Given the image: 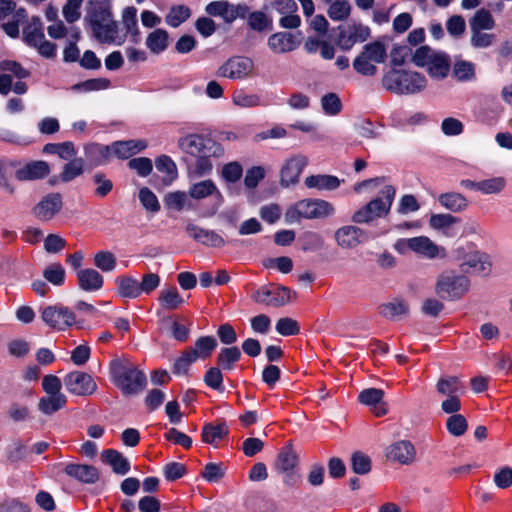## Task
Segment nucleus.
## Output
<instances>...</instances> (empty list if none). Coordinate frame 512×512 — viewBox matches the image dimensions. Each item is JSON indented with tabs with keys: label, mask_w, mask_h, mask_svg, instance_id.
I'll return each mask as SVG.
<instances>
[{
	"label": "nucleus",
	"mask_w": 512,
	"mask_h": 512,
	"mask_svg": "<svg viewBox=\"0 0 512 512\" xmlns=\"http://www.w3.org/2000/svg\"><path fill=\"white\" fill-rule=\"evenodd\" d=\"M354 191L360 193L367 189L370 192L377 191V196L357 209L351 217L356 224H370L377 219L385 218L392 207L396 189L388 184L383 177L363 180L354 185Z\"/></svg>",
	"instance_id": "nucleus-1"
},
{
	"label": "nucleus",
	"mask_w": 512,
	"mask_h": 512,
	"mask_svg": "<svg viewBox=\"0 0 512 512\" xmlns=\"http://www.w3.org/2000/svg\"><path fill=\"white\" fill-rule=\"evenodd\" d=\"M178 148L195 158L192 172L196 176L208 175L213 169V159L224 155L223 146L210 137L200 134H187L178 139Z\"/></svg>",
	"instance_id": "nucleus-2"
},
{
	"label": "nucleus",
	"mask_w": 512,
	"mask_h": 512,
	"mask_svg": "<svg viewBox=\"0 0 512 512\" xmlns=\"http://www.w3.org/2000/svg\"><path fill=\"white\" fill-rule=\"evenodd\" d=\"M85 21L99 42L115 45L124 43L125 34L113 18L111 0L91 1Z\"/></svg>",
	"instance_id": "nucleus-3"
},
{
	"label": "nucleus",
	"mask_w": 512,
	"mask_h": 512,
	"mask_svg": "<svg viewBox=\"0 0 512 512\" xmlns=\"http://www.w3.org/2000/svg\"><path fill=\"white\" fill-rule=\"evenodd\" d=\"M111 379L124 395H134L146 386V376L128 359H115L110 365Z\"/></svg>",
	"instance_id": "nucleus-4"
},
{
	"label": "nucleus",
	"mask_w": 512,
	"mask_h": 512,
	"mask_svg": "<svg viewBox=\"0 0 512 512\" xmlns=\"http://www.w3.org/2000/svg\"><path fill=\"white\" fill-rule=\"evenodd\" d=\"M452 258L459 264L464 274H474L486 277L491 273L492 261L490 256L472 243L457 246L452 251Z\"/></svg>",
	"instance_id": "nucleus-5"
},
{
	"label": "nucleus",
	"mask_w": 512,
	"mask_h": 512,
	"mask_svg": "<svg viewBox=\"0 0 512 512\" xmlns=\"http://www.w3.org/2000/svg\"><path fill=\"white\" fill-rule=\"evenodd\" d=\"M335 213L334 206L322 199H302L289 206L284 214L285 222L293 224L302 219H323Z\"/></svg>",
	"instance_id": "nucleus-6"
},
{
	"label": "nucleus",
	"mask_w": 512,
	"mask_h": 512,
	"mask_svg": "<svg viewBox=\"0 0 512 512\" xmlns=\"http://www.w3.org/2000/svg\"><path fill=\"white\" fill-rule=\"evenodd\" d=\"M382 85L396 94H414L426 87V79L418 72L394 69L384 75Z\"/></svg>",
	"instance_id": "nucleus-7"
},
{
	"label": "nucleus",
	"mask_w": 512,
	"mask_h": 512,
	"mask_svg": "<svg viewBox=\"0 0 512 512\" xmlns=\"http://www.w3.org/2000/svg\"><path fill=\"white\" fill-rule=\"evenodd\" d=\"M434 290L442 300H459L469 292L470 279L454 270L444 271L437 277Z\"/></svg>",
	"instance_id": "nucleus-8"
},
{
	"label": "nucleus",
	"mask_w": 512,
	"mask_h": 512,
	"mask_svg": "<svg viewBox=\"0 0 512 512\" xmlns=\"http://www.w3.org/2000/svg\"><path fill=\"white\" fill-rule=\"evenodd\" d=\"M393 248L399 254L405 255L411 251L418 256L429 260L445 258L447 254L446 249L443 246L437 245L427 236L398 239L394 243Z\"/></svg>",
	"instance_id": "nucleus-9"
},
{
	"label": "nucleus",
	"mask_w": 512,
	"mask_h": 512,
	"mask_svg": "<svg viewBox=\"0 0 512 512\" xmlns=\"http://www.w3.org/2000/svg\"><path fill=\"white\" fill-rule=\"evenodd\" d=\"M386 59V48L381 42H372L363 47L362 52L353 62L354 69L365 76H372L377 72L376 65Z\"/></svg>",
	"instance_id": "nucleus-10"
},
{
	"label": "nucleus",
	"mask_w": 512,
	"mask_h": 512,
	"mask_svg": "<svg viewBox=\"0 0 512 512\" xmlns=\"http://www.w3.org/2000/svg\"><path fill=\"white\" fill-rule=\"evenodd\" d=\"M23 40L44 58L51 59L56 56V45L46 40L39 18L33 17L23 28Z\"/></svg>",
	"instance_id": "nucleus-11"
},
{
	"label": "nucleus",
	"mask_w": 512,
	"mask_h": 512,
	"mask_svg": "<svg viewBox=\"0 0 512 512\" xmlns=\"http://www.w3.org/2000/svg\"><path fill=\"white\" fill-rule=\"evenodd\" d=\"M42 321L50 328L65 331L76 322L74 312L62 304L49 305L41 311Z\"/></svg>",
	"instance_id": "nucleus-12"
},
{
	"label": "nucleus",
	"mask_w": 512,
	"mask_h": 512,
	"mask_svg": "<svg viewBox=\"0 0 512 512\" xmlns=\"http://www.w3.org/2000/svg\"><path fill=\"white\" fill-rule=\"evenodd\" d=\"M255 65L251 58L245 56H234L227 59L217 70V76L231 79L243 80L251 77Z\"/></svg>",
	"instance_id": "nucleus-13"
},
{
	"label": "nucleus",
	"mask_w": 512,
	"mask_h": 512,
	"mask_svg": "<svg viewBox=\"0 0 512 512\" xmlns=\"http://www.w3.org/2000/svg\"><path fill=\"white\" fill-rule=\"evenodd\" d=\"M63 384L69 393L76 396L92 395L97 389V384L92 376L78 370L66 374Z\"/></svg>",
	"instance_id": "nucleus-14"
},
{
	"label": "nucleus",
	"mask_w": 512,
	"mask_h": 512,
	"mask_svg": "<svg viewBox=\"0 0 512 512\" xmlns=\"http://www.w3.org/2000/svg\"><path fill=\"white\" fill-rule=\"evenodd\" d=\"M294 293L286 287L279 286L271 289L260 288L252 294V299L265 306L280 307L292 300Z\"/></svg>",
	"instance_id": "nucleus-15"
},
{
	"label": "nucleus",
	"mask_w": 512,
	"mask_h": 512,
	"mask_svg": "<svg viewBox=\"0 0 512 512\" xmlns=\"http://www.w3.org/2000/svg\"><path fill=\"white\" fill-rule=\"evenodd\" d=\"M301 45V33L281 31L270 35L267 46L276 55L288 54L295 51Z\"/></svg>",
	"instance_id": "nucleus-16"
},
{
	"label": "nucleus",
	"mask_w": 512,
	"mask_h": 512,
	"mask_svg": "<svg viewBox=\"0 0 512 512\" xmlns=\"http://www.w3.org/2000/svg\"><path fill=\"white\" fill-rule=\"evenodd\" d=\"M62 207V196L59 193H49L33 207L32 214L37 220L48 222L62 210Z\"/></svg>",
	"instance_id": "nucleus-17"
},
{
	"label": "nucleus",
	"mask_w": 512,
	"mask_h": 512,
	"mask_svg": "<svg viewBox=\"0 0 512 512\" xmlns=\"http://www.w3.org/2000/svg\"><path fill=\"white\" fill-rule=\"evenodd\" d=\"M205 11L211 16H219L226 23H232L238 18H245L249 9L246 5H233L226 1H214L209 3Z\"/></svg>",
	"instance_id": "nucleus-18"
},
{
	"label": "nucleus",
	"mask_w": 512,
	"mask_h": 512,
	"mask_svg": "<svg viewBox=\"0 0 512 512\" xmlns=\"http://www.w3.org/2000/svg\"><path fill=\"white\" fill-rule=\"evenodd\" d=\"M370 35V29L362 24H348L339 27L337 44L343 50L351 49L356 43L364 42Z\"/></svg>",
	"instance_id": "nucleus-19"
},
{
	"label": "nucleus",
	"mask_w": 512,
	"mask_h": 512,
	"mask_svg": "<svg viewBox=\"0 0 512 512\" xmlns=\"http://www.w3.org/2000/svg\"><path fill=\"white\" fill-rule=\"evenodd\" d=\"M308 164V158L298 154L288 158L280 170V184L283 187L295 185L299 177Z\"/></svg>",
	"instance_id": "nucleus-20"
},
{
	"label": "nucleus",
	"mask_w": 512,
	"mask_h": 512,
	"mask_svg": "<svg viewBox=\"0 0 512 512\" xmlns=\"http://www.w3.org/2000/svg\"><path fill=\"white\" fill-rule=\"evenodd\" d=\"M386 457L390 461L397 462L402 465H409L416 457V450L410 441L400 440L387 447Z\"/></svg>",
	"instance_id": "nucleus-21"
},
{
	"label": "nucleus",
	"mask_w": 512,
	"mask_h": 512,
	"mask_svg": "<svg viewBox=\"0 0 512 512\" xmlns=\"http://www.w3.org/2000/svg\"><path fill=\"white\" fill-rule=\"evenodd\" d=\"M50 174V166L46 161H30L15 171V178L19 181H35L44 179Z\"/></svg>",
	"instance_id": "nucleus-22"
},
{
	"label": "nucleus",
	"mask_w": 512,
	"mask_h": 512,
	"mask_svg": "<svg viewBox=\"0 0 512 512\" xmlns=\"http://www.w3.org/2000/svg\"><path fill=\"white\" fill-rule=\"evenodd\" d=\"M77 285L79 289L85 292H97L104 285V278L97 270L93 268H84L76 272Z\"/></svg>",
	"instance_id": "nucleus-23"
},
{
	"label": "nucleus",
	"mask_w": 512,
	"mask_h": 512,
	"mask_svg": "<svg viewBox=\"0 0 512 512\" xmlns=\"http://www.w3.org/2000/svg\"><path fill=\"white\" fill-rule=\"evenodd\" d=\"M384 392L377 388H368L360 392L358 400L363 405L369 406L378 417L387 413L386 404L383 402Z\"/></svg>",
	"instance_id": "nucleus-24"
},
{
	"label": "nucleus",
	"mask_w": 512,
	"mask_h": 512,
	"mask_svg": "<svg viewBox=\"0 0 512 512\" xmlns=\"http://www.w3.org/2000/svg\"><path fill=\"white\" fill-rule=\"evenodd\" d=\"M188 235L197 242L211 247H222L225 244L224 239L215 231L201 228L195 224L186 226Z\"/></svg>",
	"instance_id": "nucleus-25"
},
{
	"label": "nucleus",
	"mask_w": 512,
	"mask_h": 512,
	"mask_svg": "<svg viewBox=\"0 0 512 512\" xmlns=\"http://www.w3.org/2000/svg\"><path fill=\"white\" fill-rule=\"evenodd\" d=\"M362 230L356 226L347 225L336 230L335 240L337 244L345 249L354 248L360 243Z\"/></svg>",
	"instance_id": "nucleus-26"
},
{
	"label": "nucleus",
	"mask_w": 512,
	"mask_h": 512,
	"mask_svg": "<svg viewBox=\"0 0 512 512\" xmlns=\"http://www.w3.org/2000/svg\"><path fill=\"white\" fill-rule=\"evenodd\" d=\"M65 473L83 483H95L99 478L98 470L90 465L68 464Z\"/></svg>",
	"instance_id": "nucleus-27"
},
{
	"label": "nucleus",
	"mask_w": 512,
	"mask_h": 512,
	"mask_svg": "<svg viewBox=\"0 0 512 512\" xmlns=\"http://www.w3.org/2000/svg\"><path fill=\"white\" fill-rule=\"evenodd\" d=\"M146 143L142 140L117 141L110 145L111 155L118 158L128 159L134 154L146 148Z\"/></svg>",
	"instance_id": "nucleus-28"
},
{
	"label": "nucleus",
	"mask_w": 512,
	"mask_h": 512,
	"mask_svg": "<svg viewBox=\"0 0 512 512\" xmlns=\"http://www.w3.org/2000/svg\"><path fill=\"white\" fill-rule=\"evenodd\" d=\"M84 154L87 161L92 166H100L106 164L111 156L110 146L97 143H90L84 147Z\"/></svg>",
	"instance_id": "nucleus-29"
},
{
	"label": "nucleus",
	"mask_w": 512,
	"mask_h": 512,
	"mask_svg": "<svg viewBox=\"0 0 512 512\" xmlns=\"http://www.w3.org/2000/svg\"><path fill=\"white\" fill-rule=\"evenodd\" d=\"M409 312L408 303L400 298H395L379 307V313L390 320H398Z\"/></svg>",
	"instance_id": "nucleus-30"
},
{
	"label": "nucleus",
	"mask_w": 512,
	"mask_h": 512,
	"mask_svg": "<svg viewBox=\"0 0 512 512\" xmlns=\"http://www.w3.org/2000/svg\"><path fill=\"white\" fill-rule=\"evenodd\" d=\"M102 461L110 465L113 471L120 475H125L130 470V463L120 452L108 449L101 454Z\"/></svg>",
	"instance_id": "nucleus-31"
},
{
	"label": "nucleus",
	"mask_w": 512,
	"mask_h": 512,
	"mask_svg": "<svg viewBox=\"0 0 512 512\" xmlns=\"http://www.w3.org/2000/svg\"><path fill=\"white\" fill-rule=\"evenodd\" d=\"M305 185L310 189L335 190L340 186L341 181L333 175H311L305 178Z\"/></svg>",
	"instance_id": "nucleus-32"
},
{
	"label": "nucleus",
	"mask_w": 512,
	"mask_h": 512,
	"mask_svg": "<svg viewBox=\"0 0 512 512\" xmlns=\"http://www.w3.org/2000/svg\"><path fill=\"white\" fill-rule=\"evenodd\" d=\"M188 193L191 198L197 200L215 195L218 201L222 202V195L212 180H203L191 185Z\"/></svg>",
	"instance_id": "nucleus-33"
},
{
	"label": "nucleus",
	"mask_w": 512,
	"mask_h": 512,
	"mask_svg": "<svg viewBox=\"0 0 512 512\" xmlns=\"http://www.w3.org/2000/svg\"><path fill=\"white\" fill-rule=\"evenodd\" d=\"M117 293L123 298L135 299L140 296L139 282L132 276H119L115 279Z\"/></svg>",
	"instance_id": "nucleus-34"
},
{
	"label": "nucleus",
	"mask_w": 512,
	"mask_h": 512,
	"mask_svg": "<svg viewBox=\"0 0 512 512\" xmlns=\"http://www.w3.org/2000/svg\"><path fill=\"white\" fill-rule=\"evenodd\" d=\"M436 389L439 394L447 397H450L451 395L460 396L465 392L463 383L455 376L440 378L437 382Z\"/></svg>",
	"instance_id": "nucleus-35"
},
{
	"label": "nucleus",
	"mask_w": 512,
	"mask_h": 512,
	"mask_svg": "<svg viewBox=\"0 0 512 512\" xmlns=\"http://www.w3.org/2000/svg\"><path fill=\"white\" fill-rule=\"evenodd\" d=\"M155 166L157 171L163 174L162 182L165 186L170 185L178 176L175 162L166 155L158 157Z\"/></svg>",
	"instance_id": "nucleus-36"
},
{
	"label": "nucleus",
	"mask_w": 512,
	"mask_h": 512,
	"mask_svg": "<svg viewBox=\"0 0 512 512\" xmlns=\"http://www.w3.org/2000/svg\"><path fill=\"white\" fill-rule=\"evenodd\" d=\"M146 47L153 54L164 52L169 45V35L163 29H155L146 38Z\"/></svg>",
	"instance_id": "nucleus-37"
},
{
	"label": "nucleus",
	"mask_w": 512,
	"mask_h": 512,
	"mask_svg": "<svg viewBox=\"0 0 512 512\" xmlns=\"http://www.w3.org/2000/svg\"><path fill=\"white\" fill-rule=\"evenodd\" d=\"M158 301L165 310H175L185 302L176 287L162 289L159 293Z\"/></svg>",
	"instance_id": "nucleus-38"
},
{
	"label": "nucleus",
	"mask_w": 512,
	"mask_h": 512,
	"mask_svg": "<svg viewBox=\"0 0 512 512\" xmlns=\"http://www.w3.org/2000/svg\"><path fill=\"white\" fill-rule=\"evenodd\" d=\"M438 201L445 209L461 212L468 207V200L460 193L448 192L439 195Z\"/></svg>",
	"instance_id": "nucleus-39"
},
{
	"label": "nucleus",
	"mask_w": 512,
	"mask_h": 512,
	"mask_svg": "<svg viewBox=\"0 0 512 512\" xmlns=\"http://www.w3.org/2000/svg\"><path fill=\"white\" fill-rule=\"evenodd\" d=\"M426 69L432 78L436 80L444 79L450 69L449 57L445 53L440 52L432 62H429Z\"/></svg>",
	"instance_id": "nucleus-40"
},
{
	"label": "nucleus",
	"mask_w": 512,
	"mask_h": 512,
	"mask_svg": "<svg viewBox=\"0 0 512 512\" xmlns=\"http://www.w3.org/2000/svg\"><path fill=\"white\" fill-rule=\"evenodd\" d=\"M67 403L66 395H51L40 398L38 409L45 415H51L62 409Z\"/></svg>",
	"instance_id": "nucleus-41"
},
{
	"label": "nucleus",
	"mask_w": 512,
	"mask_h": 512,
	"mask_svg": "<svg viewBox=\"0 0 512 512\" xmlns=\"http://www.w3.org/2000/svg\"><path fill=\"white\" fill-rule=\"evenodd\" d=\"M459 219L451 214H433L429 219V225L435 230H443L447 236H452L450 231L453 224L458 223Z\"/></svg>",
	"instance_id": "nucleus-42"
},
{
	"label": "nucleus",
	"mask_w": 512,
	"mask_h": 512,
	"mask_svg": "<svg viewBox=\"0 0 512 512\" xmlns=\"http://www.w3.org/2000/svg\"><path fill=\"white\" fill-rule=\"evenodd\" d=\"M322 111L327 116H337L341 113L343 105L338 94L329 92L320 99Z\"/></svg>",
	"instance_id": "nucleus-43"
},
{
	"label": "nucleus",
	"mask_w": 512,
	"mask_h": 512,
	"mask_svg": "<svg viewBox=\"0 0 512 512\" xmlns=\"http://www.w3.org/2000/svg\"><path fill=\"white\" fill-rule=\"evenodd\" d=\"M217 346V341L212 336H202L198 338L193 347L190 350L194 352L197 359L208 358Z\"/></svg>",
	"instance_id": "nucleus-44"
},
{
	"label": "nucleus",
	"mask_w": 512,
	"mask_h": 512,
	"mask_svg": "<svg viewBox=\"0 0 512 512\" xmlns=\"http://www.w3.org/2000/svg\"><path fill=\"white\" fill-rule=\"evenodd\" d=\"M84 172V160L82 158H74L67 162L60 173L62 182H71L75 178L81 176Z\"/></svg>",
	"instance_id": "nucleus-45"
},
{
	"label": "nucleus",
	"mask_w": 512,
	"mask_h": 512,
	"mask_svg": "<svg viewBox=\"0 0 512 512\" xmlns=\"http://www.w3.org/2000/svg\"><path fill=\"white\" fill-rule=\"evenodd\" d=\"M506 187V179L502 176H495L480 180L479 192L484 195L500 194Z\"/></svg>",
	"instance_id": "nucleus-46"
},
{
	"label": "nucleus",
	"mask_w": 512,
	"mask_h": 512,
	"mask_svg": "<svg viewBox=\"0 0 512 512\" xmlns=\"http://www.w3.org/2000/svg\"><path fill=\"white\" fill-rule=\"evenodd\" d=\"M351 13V5L347 0H337L329 3L327 15L333 21H344Z\"/></svg>",
	"instance_id": "nucleus-47"
},
{
	"label": "nucleus",
	"mask_w": 512,
	"mask_h": 512,
	"mask_svg": "<svg viewBox=\"0 0 512 512\" xmlns=\"http://www.w3.org/2000/svg\"><path fill=\"white\" fill-rule=\"evenodd\" d=\"M495 27V21L492 14L485 9L478 10L470 20L471 30H492Z\"/></svg>",
	"instance_id": "nucleus-48"
},
{
	"label": "nucleus",
	"mask_w": 512,
	"mask_h": 512,
	"mask_svg": "<svg viewBox=\"0 0 512 512\" xmlns=\"http://www.w3.org/2000/svg\"><path fill=\"white\" fill-rule=\"evenodd\" d=\"M228 434V427L225 424L216 426L207 424L202 430V440L208 444H215L218 440L223 439Z\"/></svg>",
	"instance_id": "nucleus-49"
},
{
	"label": "nucleus",
	"mask_w": 512,
	"mask_h": 512,
	"mask_svg": "<svg viewBox=\"0 0 512 512\" xmlns=\"http://www.w3.org/2000/svg\"><path fill=\"white\" fill-rule=\"evenodd\" d=\"M94 265L102 272L109 273L115 270L117 259L110 251H99L94 255Z\"/></svg>",
	"instance_id": "nucleus-50"
},
{
	"label": "nucleus",
	"mask_w": 512,
	"mask_h": 512,
	"mask_svg": "<svg viewBox=\"0 0 512 512\" xmlns=\"http://www.w3.org/2000/svg\"><path fill=\"white\" fill-rule=\"evenodd\" d=\"M240 357L241 352L239 348L235 346L224 348L218 354L217 363L221 368L231 370Z\"/></svg>",
	"instance_id": "nucleus-51"
},
{
	"label": "nucleus",
	"mask_w": 512,
	"mask_h": 512,
	"mask_svg": "<svg viewBox=\"0 0 512 512\" xmlns=\"http://www.w3.org/2000/svg\"><path fill=\"white\" fill-rule=\"evenodd\" d=\"M299 241L301 242V248L303 251L306 252H314L322 249L324 245L323 237L313 231H306L304 232L300 238Z\"/></svg>",
	"instance_id": "nucleus-52"
},
{
	"label": "nucleus",
	"mask_w": 512,
	"mask_h": 512,
	"mask_svg": "<svg viewBox=\"0 0 512 512\" xmlns=\"http://www.w3.org/2000/svg\"><path fill=\"white\" fill-rule=\"evenodd\" d=\"M232 102L240 108H253L261 104V99L257 94H248L244 90L239 89L234 91Z\"/></svg>",
	"instance_id": "nucleus-53"
},
{
	"label": "nucleus",
	"mask_w": 512,
	"mask_h": 512,
	"mask_svg": "<svg viewBox=\"0 0 512 512\" xmlns=\"http://www.w3.org/2000/svg\"><path fill=\"white\" fill-rule=\"evenodd\" d=\"M190 9L184 5L173 6L166 16V23L171 27H178L190 17Z\"/></svg>",
	"instance_id": "nucleus-54"
},
{
	"label": "nucleus",
	"mask_w": 512,
	"mask_h": 512,
	"mask_svg": "<svg viewBox=\"0 0 512 512\" xmlns=\"http://www.w3.org/2000/svg\"><path fill=\"white\" fill-rule=\"evenodd\" d=\"M65 269L60 263L50 264L43 271V277L55 286H62L65 281Z\"/></svg>",
	"instance_id": "nucleus-55"
},
{
	"label": "nucleus",
	"mask_w": 512,
	"mask_h": 512,
	"mask_svg": "<svg viewBox=\"0 0 512 512\" xmlns=\"http://www.w3.org/2000/svg\"><path fill=\"white\" fill-rule=\"evenodd\" d=\"M110 85V81L106 78H95L73 85L72 90L81 92L99 91L108 89Z\"/></svg>",
	"instance_id": "nucleus-56"
},
{
	"label": "nucleus",
	"mask_w": 512,
	"mask_h": 512,
	"mask_svg": "<svg viewBox=\"0 0 512 512\" xmlns=\"http://www.w3.org/2000/svg\"><path fill=\"white\" fill-rule=\"evenodd\" d=\"M164 203L170 209L181 211L189 204V200L185 192L173 191L165 195Z\"/></svg>",
	"instance_id": "nucleus-57"
},
{
	"label": "nucleus",
	"mask_w": 512,
	"mask_h": 512,
	"mask_svg": "<svg viewBox=\"0 0 512 512\" xmlns=\"http://www.w3.org/2000/svg\"><path fill=\"white\" fill-rule=\"evenodd\" d=\"M453 73L459 81H471L475 77V65L464 60L457 61Z\"/></svg>",
	"instance_id": "nucleus-58"
},
{
	"label": "nucleus",
	"mask_w": 512,
	"mask_h": 512,
	"mask_svg": "<svg viewBox=\"0 0 512 512\" xmlns=\"http://www.w3.org/2000/svg\"><path fill=\"white\" fill-rule=\"evenodd\" d=\"M122 23L126 28L127 33H130L135 37L139 35L137 9L135 7L130 6L123 10Z\"/></svg>",
	"instance_id": "nucleus-59"
},
{
	"label": "nucleus",
	"mask_w": 512,
	"mask_h": 512,
	"mask_svg": "<svg viewBox=\"0 0 512 512\" xmlns=\"http://www.w3.org/2000/svg\"><path fill=\"white\" fill-rule=\"evenodd\" d=\"M439 53L428 46H421L415 50L412 61L415 65L426 68L429 62H432Z\"/></svg>",
	"instance_id": "nucleus-60"
},
{
	"label": "nucleus",
	"mask_w": 512,
	"mask_h": 512,
	"mask_svg": "<svg viewBox=\"0 0 512 512\" xmlns=\"http://www.w3.org/2000/svg\"><path fill=\"white\" fill-rule=\"evenodd\" d=\"M243 175V168L239 162L233 161L225 164L221 176L226 183H236Z\"/></svg>",
	"instance_id": "nucleus-61"
},
{
	"label": "nucleus",
	"mask_w": 512,
	"mask_h": 512,
	"mask_svg": "<svg viewBox=\"0 0 512 512\" xmlns=\"http://www.w3.org/2000/svg\"><path fill=\"white\" fill-rule=\"evenodd\" d=\"M446 427L450 434L459 437L466 432L468 425L464 416L453 414L447 419Z\"/></svg>",
	"instance_id": "nucleus-62"
},
{
	"label": "nucleus",
	"mask_w": 512,
	"mask_h": 512,
	"mask_svg": "<svg viewBox=\"0 0 512 512\" xmlns=\"http://www.w3.org/2000/svg\"><path fill=\"white\" fill-rule=\"evenodd\" d=\"M139 200L142 206L152 213H156L160 210V203L158 198L147 187H143L139 190Z\"/></svg>",
	"instance_id": "nucleus-63"
},
{
	"label": "nucleus",
	"mask_w": 512,
	"mask_h": 512,
	"mask_svg": "<svg viewBox=\"0 0 512 512\" xmlns=\"http://www.w3.org/2000/svg\"><path fill=\"white\" fill-rule=\"evenodd\" d=\"M195 355L196 354L192 352L190 348L186 349L182 355L175 360L173 372L175 374H185L188 371L189 366L197 360Z\"/></svg>",
	"instance_id": "nucleus-64"
}]
</instances>
